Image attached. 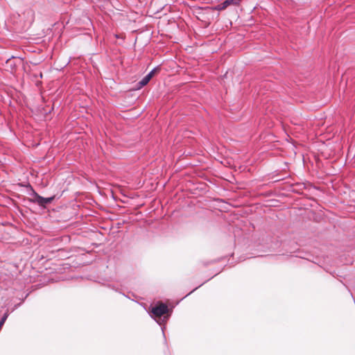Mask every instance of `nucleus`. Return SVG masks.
Instances as JSON below:
<instances>
[{"label":"nucleus","mask_w":355,"mask_h":355,"mask_svg":"<svg viewBox=\"0 0 355 355\" xmlns=\"http://www.w3.org/2000/svg\"><path fill=\"white\" fill-rule=\"evenodd\" d=\"M168 311V306L163 303H160L158 305H156L152 308L151 313L155 318H159V320H156L157 323L160 325L163 322L165 321L166 317H164L163 319L161 318L162 315L167 313Z\"/></svg>","instance_id":"1"},{"label":"nucleus","mask_w":355,"mask_h":355,"mask_svg":"<svg viewBox=\"0 0 355 355\" xmlns=\"http://www.w3.org/2000/svg\"><path fill=\"white\" fill-rule=\"evenodd\" d=\"M55 198V196L44 198L37 193H34V199L33 202L37 203L39 206L45 207L46 205L51 203Z\"/></svg>","instance_id":"2"},{"label":"nucleus","mask_w":355,"mask_h":355,"mask_svg":"<svg viewBox=\"0 0 355 355\" xmlns=\"http://www.w3.org/2000/svg\"><path fill=\"white\" fill-rule=\"evenodd\" d=\"M157 68H154L153 70H151L146 76H144L139 82V87H142L145 85H146L150 80L153 78V76L155 74V72L156 71Z\"/></svg>","instance_id":"3"},{"label":"nucleus","mask_w":355,"mask_h":355,"mask_svg":"<svg viewBox=\"0 0 355 355\" xmlns=\"http://www.w3.org/2000/svg\"><path fill=\"white\" fill-rule=\"evenodd\" d=\"M228 6H230L229 2L227 1V0H225L223 3H220L218 4L217 6H216L215 10H219V11L223 10L225 8H227Z\"/></svg>","instance_id":"4"},{"label":"nucleus","mask_w":355,"mask_h":355,"mask_svg":"<svg viewBox=\"0 0 355 355\" xmlns=\"http://www.w3.org/2000/svg\"><path fill=\"white\" fill-rule=\"evenodd\" d=\"M8 317V313H5L3 314V317L0 320V327L2 328V327L4 324L6 320H7Z\"/></svg>","instance_id":"5"},{"label":"nucleus","mask_w":355,"mask_h":355,"mask_svg":"<svg viewBox=\"0 0 355 355\" xmlns=\"http://www.w3.org/2000/svg\"><path fill=\"white\" fill-rule=\"evenodd\" d=\"M242 0H227V1L229 2L230 6H231V5L237 6V5H239L240 3V2Z\"/></svg>","instance_id":"6"}]
</instances>
